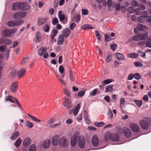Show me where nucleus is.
I'll use <instances>...</instances> for the list:
<instances>
[{
    "instance_id": "55",
    "label": "nucleus",
    "mask_w": 151,
    "mask_h": 151,
    "mask_svg": "<svg viewBox=\"0 0 151 151\" xmlns=\"http://www.w3.org/2000/svg\"><path fill=\"white\" fill-rule=\"evenodd\" d=\"M12 97L11 96H9L6 97V101H9L12 103H14V101L11 98Z\"/></svg>"
},
{
    "instance_id": "4",
    "label": "nucleus",
    "mask_w": 151,
    "mask_h": 151,
    "mask_svg": "<svg viewBox=\"0 0 151 151\" xmlns=\"http://www.w3.org/2000/svg\"><path fill=\"white\" fill-rule=\"evenodd\" d=\"M17 30L16 28H14L12 29H8L4 30L2 32V35L5 37H9L11 34L15 33Z\"/></svg>"
},
{
    "instance_id": "58",
    "label": "nucleus",
    "mask_w": 151,
    "mask_h": 151,
    "mask_svg": "<svg viewBox=\"0 0 151 151\" xmlns=\"http://www.w3.org/2000/svg\"><path fill=\"white\" fill-rule=\"evenodd\" d=\"M28 59V58L27 57L24 58L22 61L21 63V65H24L25 63L27 62Z\"/></svg>"
},
{
    "instance_id": "8",
    "label": "nucleus",
    "mask_w": 151,
    "mask_h": 151,
    "mask_svg": "<svg viewBox=\"0 0 151 151\" xmlns=\"http://www.w3.org/2000/svg\"><path fill=\"white\" fill-rule=\"evenodd\" d=\"M60 144H62L64 147H66L69 144V142L67 141L66 138L64 137H61L60 139Z\"/></svg>"
},
{
    "instance_id": "30",
    "label": "nucleus",
    "mask_w": 151,
    "mask_h": 151,
    "mask_svg": "<svg viewBox=\"0 0 151 151\" xmlns=\"http://www.w3.org/2000/svg\"><path fill=\"white\" fill-rule=\"evenodd\" d=\"M26 126L29 128H32L33 127V124L32 123L29 122L28 121L26 120L24 122Z\"/></svg>"
},
{
    "instance_id": "35",
    "label": "nucleus",
    "mask_w": 151,
    "mask_h": 151,
    "mask_svg": "<svg viewBox=\"0 0 151 151\" xmlns=\"http://www.w3.org/2000/svg\"><path fill=\"white\" fill-rule=\"evenodd\" d=\"M22 142V140L20 138H18L16 141L14 145L17 147H18L20 144H21Z\"/></svg>"
},
{
    "instance_id": "19",
    "label": "nucleus",
    "mask_w": 151,
    "mask_h": 151,
    "mask_svg": "<svg viewBox=\"0 0 151 151\" xmlns=\"http://www.w3.org/2000/svg\"><path fill=\"white\" fill-rule=\"evenodd\" d=\"M31 139L29 137H26L23 142V145L25 147L28 146L30 144Z\"/></svg>"
},
{
    "instance_id": "23",
    "label": "nucleus",
    "mask_w": 151,
    "mask_h": 151,
    "mask_svg": "<svg viewBox=\"0 0 151 151\" xmlns=\"http://www.w3.org/2000/svg\"><path fill=\"white\" fill-rule=\"evenodd\" d=\"M20 132L18 131H17L13 134L10 137V139L13 141L15 140L19 136Z\"/></svg>"
},
{
    "instance_id": "13",
    "label": "nucleus",
    "mask_w": 151,
    "mask_h": 151,
    "mask_svg": "<svg viewBox=\"0 0 151 151\" xmlns=\"http://www.w3.org/2000/svg\"><path fill=\"white\" fill-rule=\"evenodd\" d=\"M92 142L93 146H96L98 145L99 143V139L96 135H94L93 136Z\"/></svg>"
},
{
    "instance_id": "31",
    "label": "nucleus",
    "mask_w": 151,
    "mask_h": 151,
    "mask_svg": "<svg viewBox=\"0 0 151 151\" xmlns=\"http://www.w3.org/2000/svg\"><path fill=\"white\" fill-rule=\"evenodd\" d=\"M113 85H110L106 86L105 88V92H108L109 91L111 92L112 91Z\"/></svg>"
},
{
    "instance_id": "21",
    "label": "nucleus",
    "mask_w": 151,
    "mask_h": 151,
    "mask_svg": "<svg viewBox=\"0 0 151 151\" xmlns=\"http://www.w3.org/2000/svg\"><path fill=\"white\" fill-rule=\"evenodd\" d=\"M26 71V70L24 68H22L19 70L18 73L19 78L22 77L25 74Z\"/></svg>"
},
{
    "instance_id": "40",
    "label": "nucleus",
    "mask_w": 151,
    "mask_h": 151,
    "mask_svg": "<svg viewBox=\"0 0 151 151\" xmlns=\"http://www.w3.org/2000/svg\"><path fill=\"white\" fill-rule=\"evenodd\" d=\"M148 14L147 11H143L141 12L140 15L142 16L143 18H145Z\"/></svg>"
},
{
    "instance_id": "49",
    "label": "nucleus",
    "mask_w": 151,
    "mask_h": 151,
    "mask_svg": "<svg viewBox=\"0 0 151 151\" xmlns=\"http://www.w3.org/2000/svg\"><path fill=\"white\" fill-rule=\"evenodd\" d=\"M61 124L60 123H59L55 124L53 125H50L49 126V127L52 128H55L56 127H58L61 126Z\"/></svg>"
},
{
    "instance_id": "52",
    "label": "nucleus",
    "mask_w": 151,
    "mask_h": 151,
    "mask_svg": "<svg viewBox=\"0 0 151 151\" xmlns=\"http://www.w3.org/2000/svg\"><path fill=\"white\" fill-rule=\"evenodd\" d=\"M24 22V20L22 19H20L18 21H16V24H17V26L23 24Z\"/></svg>"
},
{
    "instance_id": "62",
    "label": "nucleus",
    "mask_w": 151,
    "mask_h": 151,
    "mask_svg": "<svg viewBox=\"0 0 151 151\" xmlns=\"http://www.w3.org/2000/svg\"><path fill=\"white\" fill-rule=\"evenodd\" d=\"M82 14L84 15H86L88 14V11L86 9H83L82 10Z\"/></svg>"
},
{
    "instance_id": "9",
    "label": "nucleus",
    "mask_w": 151,
    "mask_h": 151,
    "mask_svg": "<svg viewBox=\"0 0 151 151\" xmlns=\"http://www.w3.org/2000/svg\"><path fill=\"white\" fill-rule=\"evenodd\" d=\"M65 100L64 104V106L68 109L70 108L72 106L71 101L67 97H65Z\"/></svg>"
},
{
    "instance_id": "51",
    "label": "nucleus",
    "mask_w": 151,
    "mask_h": 151,
    "mask_svg": "<svg viewBox=\"0 0 151 151\" xmlns=\"http://www.w3.org/2000/svg\"><path fill=\"white\" fill-rule=\"evenodd\" d=\"M58 19L56 17H54L52 21V24L54 25L58 23Z\"/></svg>"
},
{
    "instance_id": "16",
    "label": "nucleus",
    "mask_w": 151,
    "mask_h": 151,
    "mask_svg": "<svg viewBox=\"0 0 151 151\" xmlns=\"http://www.w3.org/2000/svg\"><path fill=\"white\" fill-rule=\"evenodd\" d=\"M139 123L141 127L143 129H146L148 127L147 123L145 121L141 120H140Z\"/></svg>"
},
{
    "instance_id": "10",
    "label": "nucleus",
    "mask_w": 151,
    "mask_h": 151,
    "mask_svg": "<svg viewBox=\"0 0 151 151\" xmlns=\"http://www.w3.org/2000/svg\"><path fill=\"white\" fill-rule=\"evenodd\" d=\"M60 137L58 135L54 136L53 138L52 143L54 145L56 146L59 143H60Z\"/></svg>"
},
{
    "instance_id": "37",
    "label": "nucleus",
    "mask_w": 151,
    "mask_h": 151,
    "mask_svg": "<svg viewBox=\"0 0 151 151\" xmlns=\"http://www.w3.org/2000/svg\"><path fill=\"white\" fill-rule=\"evenodd\" d=\"M18 3L19 2H16L14 3L12 6V9L13 10H17L18 8Z\"/></svg>"
},
{
    "instance_id": "38",
    "label": "nucleus",
    "mask_w": 151,
    "mask_h": 151,
    "mask_svg": "<svg viewBox=\"0 0 151 151\" xmlns=\"http://www.w3.org/2000/svg\"><path fill=\"white\" fill-rule=\"evenodd\" d=\"M137 6L139 8L138 9L141 10H144L146 8L145 6L141 4H138Z\"/></svg>"
},
{
    "instance_id": "57",
    "label": "nucleus",
    "mask_w": 151,
    "mask_h": 151,
    "mask_svg": "<svg viewBox=\"0 0 151 151\" xmlns=\"http://www.w3.org/2000/svg\"><path fill=\"white\" fill-rule=\"evenodd\" d=\"M134 64L135 66L136 67H142V63L138 61H136L134 62Z\"/></svg>"
},
{
    "instance_id": "48",
    "label": "nucleus",
    "mask_w": 151,
    "mask_h": 151,
    "mask_svg": "<svg viewBox=\"0 0 151 151\" xmlns=\"http://www.w3.org/2000/svg\"><path fill=\"white\" fill-rule=\"evenodd\" d=\"M65 94L67 96L70 97L71 95L69 91L67 89L65 88L64 90Z\"/></svg>"
},
{
    "instance_id": "43",
    "label": "nucleus",
    "mask_w": 151,
    "mask_h": 151,
    "mask_svg": "<svg viewBox=\"0 0 151 151\" xmlns=\"http://www.w3.org/2000/svg\"><path fill=\"white\" fill-rule=\"evenodd\" d=\"M12 41L9 39H7L4 40L3 43L6 45H9L12 43Z\"/></svg>"
},
{
    "instance_id": "2",
    "label": "nucleus",
    "mask_w": 151,
    "mask_h": 151,
    "mask_svg": "<svg viewBox=\"0 0 151 151\" xmlns=\"http://www.w3.org/2000/svg\"><path fill=\"white\" fill-rule=\"evenodd\" d=\"M27 15V12H25L20 11L15 13L13 16L15 19H18L24 17Z\"/></svg>"
},
{
    "instance_id": "34",
    "label": "nucleus",
    "mask_w": 151,
    "mask_h": 151,
    "mask_svg": "<svg viewBox=\"0 0 151 151\" xmlns=\"http://www.w3.org/2000/svg\"><path fill=\"white\" fill-rule=\"evenodd\" d=\"M17 75V71L15 70H13L10 73V76L12 77H15Z\"/></svg>"
},
{
    "instance_id": "42",
    "label": "nucleus",
    "mask_w": 151,
    "mask_h": 151,
    "mask_svg": "<svg viewBox=\"0 0 151 151\" xmlns=\"http://www.w3.org/2000/svg\"><path fill=\"white\" fill-rule=\"evenodd\" d=\"M125 100L124 98H122L120 101V107L121 108L123 107L125 103Z\"/></svg>"
},
{
    "instance_id": "61",
    "label": "nucleus",
    "mask_w": 151,
    "mask_h": 151,
    "mask_svg": "<svg viewBox=\"0 0 151 151\" xmlns=\"http://www.w3.org/2000/svg\"><path fill=\"white\" fill-rule=\"evenodd\" d=\"M59 71L61 73H63L64 71V68L62 66H60L59 68Z\"/></svg>"
},
{
    "instance_id": "45",
    "label": "nucleus",
    "mask_w": 151,
    "mask_h": 151,
    "mask_svg": "<svg viewBox=\"0 0 151 151\" xmlns=\"http://www.w3.org/2000/svg\"><path fill=\"white\" fill-rule=\"evenodd\" d=\"M36 147L34 145H32L29 149V151H36Z\"/></svg>"
},
{
    "instance_id": "27",
    "label": "nucleus",
    "mask_w": 151,
    "mask_h": 151,
    "mask_svg": "<svg viewBox=\"0 0 151 151\" xmlns=\"http://www.w3.org/2000/svg\"><path fill=\"white\" fill-rule=\"evenodd\" d=\"M81 107V105L79 104H78L76 108L75 109V110L73 111V114L75 116H76L78 114V112L79 110Z\"/></svg>"
},
{
    "instance_id": "44",
    "label": "nucleus",
    "mask_w": 151,
    "mask_h": 151,
    "mask_svg": "<svg viewBox=\"0 0 151 151\" xmlns=\"http://www.w3.org/2000/svg\"><path fill=\"white\" fill-rule=\"evenodd\" d=\"M94 124L96 126L99 127H101L103 126L104 124V123L103 122H95L94 123Z\"/></svg>"
},
{
    "instance_id": "46",
    "label": "nucleus",
    "mask_w": 151,
    "mask_h": 151,
    "mask_svg": "<svg viewBox=\"0 0 151 151\" xmlns=\"http://www.w3.org/2000/svg\"><path fill=\"white\" fill-rule=\"evenodd\" d=\"M147 45V47H151V38H148L147 39L146 41Z\"/></svg>"
},
{
    "instance_id": "56",
    "label": "nucleus",
    "mask_w": 151,
    "mask_h": 151,
    "mask_svg": "<svg viewBox=\"0 0 151 151\" xmlns=\"http://www.w3.org/2000/svg\"><path fill=\"white\" fill-rule=\"evenodd\" d=\"M6 46L5 45H3L0 47V52H4L5 51Z\"/></svg>"
},
{
    "instance_id": "33",
    "label": "nucleus",
    "mask_w": 151,
    "mask_h": 151,
    "mask_svg": "<svg viewBox=\"0 0 151 151\" xmlns=\"http://www.w3.org/2000/svg\"><path fill=\"white\" fill-rule=\"evenodd\" d=\"M41 35L40 32H37L35 40L37 41H40L41 39Z\"/></svg>"
},
{
    "instance_id": "26",
    "label": "nucleus",
    "mask_w": 151,
    "mask_h": 151,
    "mask_svg": "<svg viewBox=\"0 0 151 151\" xmlns=\"http://www.w3.org/2000/svg\"><path fill=\"white\" fill-rule=\"evenodd\" d=\"M137 28L139 30L143 31L144 29H147V27L142 24H139L137 25Z\"/></svg>"
},
{
    "instance_id": "5",
    "label": "nucleus",
    "mask_w": 151,
    "mask_h": 151,
    "mask_svg": "<svg viewBox=\"0 0 151 151\" xmlns=\"http://www.w3.org/2000/svg\"><path fill=\"white\" fill-rule=\"evenodd\" d=\"M18 8L20 10H26L29 9V6L25 2H19Z\"/></svg>"
},
{
    "instance_id": "32",
    "label": "nucleus",
    "mask_w": 151,
    "mask_h": 151,
    "mask_svg": "<svg viewBox=\"0 0 151 151\" xmlns=\"http://www.w3.org/2000/svg\"><path fill=\"white\" fill-rule=\"evenodd\" d=\"M58 33V31L56 29H53L52 31V33L51 35V40H53L55 36Z\"/></svg>"
},
{
    "instance_id": "36",
    "label": "nucleus",
    "mask_w": 151,
    "mask_h": 151,
    "mask_svg": "<svg viewBox=\"0 0 151 151\" xmlns=\"http://www.w3.org/2000/svg\"><path fill=\"white\" fill-rule=\"evenodd\" d=\"M43 29L45 32H48L50 29V27L48 25L45 24L43 27Z\"/></svg>"
},
{
    "instance_id": "17",
    "label": "nucleus",
    "mask_w": 151,
    "mask_h": 151,
    "mask_svg": "<svg viewBox=\"0 0 151 151\" xmlns=\"http://www.w3.org/2000/svg\"><path fill=\"white\" fill-rule=\"evenodd\" d=\"M18 84L16 82L13 83L10 87V91L11 92H14L17 89Z\"/></svg>"
},
{
    "instance_id": "47",
    "label": "nucleus",
    "mask_w": 151,
    "mask_h": 151,
    "mask_svg": "<svg viewBox=\"0 0 151 151\" xmlns=\"http://www.w3.org/2000/svg\"><path fill=\"white\" fill-rule=\"evenodd\" d=\"M134 102L139 107H141L142 104V101H141L136 100L134 101Z\"/></svg>"
},
{
    "instance_id": "14",
    "label": "nucleus",
    "mask_w": 151,
    "mask_h": 151,
    "mask_svg": "<svg viewBox=\"0 0 151 151\" xmlns=\"http://www.w3.org/2000/svg\"><path fill=\"white\" fill-rule=\"evenodd\" d=\"M109 138L111 140L114 141H118L119 139L118 135L116 134H111L109 137Z\"/></svg>"
},
{
    "instance_id": "41",
    "label": "nucleus",
    "mask_w": 151,
    "mask_h": 151,
    "mask_svg": "<svg viewBox=\"0 0 151 151\" xmlns=\"http://www.w3.org/2000/svg\"><path fill=\"white\" fill-rule=\"evenodd\" d=\"M70 73H69V77L70 78L71 81H74L75 79V76L73 75V74L71 72V70L70 71Z\"/></svg>"
},
{
    "instance_id": "59",
    "label": "nucleus",
    "mask_w": 151,
    "mask_h": 151,
    "mask_svg": "<svg viewBox=\"0 0 151 151\" xmlns=\"http://www.w3.org/2000/svg\"><path fill=\"white\" fill-rule=\"evenodd\" d=\"M140 10L138 8L134 10V12L136 15H140L141 12H140Z\"/></svg>"
},
{
    "instance_id": "60",
    "label": "nucleus",
    "mask_w": 151,
    "mask_h": 151,
    "mask_svg": "<svg viewBox=\"0 0 151 151\" xmlns=\"http://www.w3.org/2000/svg\"><path fill=\"white\" fill-rule=\"evenodd\" d=\"M85 93V91H80L77 94L78 96L79 97H81L83 96Z\"/></svg>"
},
{
    "instance_id": "15",
    "label": "nucleus",
    "mask_w": 151,
    "mask_h": 151,
    "mask_svg": "<svg viewBox=\"0 0 151 151\" xmlns=\"http://www.w3.org/2000/svg\"><path fill=\"white\" fill-rule=\"evenodd\" d=\"M123 132L126 137H129L131 136V132L129 128L126 127H124L123 129Z\"/></svg>"
},
{
    "instance_id": "63",
    "label": "nucleus",
    "mask_w": 151,
    "mask_h": 151,
    "mask_svg": "<svg viewBox=\"0 0 151 151\" xmlns=\"http://www.w3.org/2000/svg\"><path fill=\"white\" fill-rule=\"evenodd\" d=\"M76 26V24L74 23H72L70 26V29L71 30H73Z\"/></svg>"
},
{
    "instance_id": "1",
    "label": "nucleus",
    "mask_w": 151,
    "mask_h": 151,
    "mask_svg": "<svg viewBox=\"0 0 151 151\" xmlns=\"http://www.w3.org/2000/svg\"><path fill=\"white\" fill-rule=\"evenodd\" d=\"M148 33L147 32L145 31L143 33L136 35L133 36L132 39L135 41H139L145 40L147 37Z\"/></svg>"
},
{
    "instance_id": "29",
    "label": "nucleus",
    "mask_w": 151,
    "mask_h": 151,
    "mask_svg": "<svg viewBox=\"0 0 151 151\" xmlns=\"http://www.w3.org/2000/svg\"><path fill=\"white\" fill-rule=\"evenodd\" d=\"M138 56V55L137 53H129L128 55V56L129 57L132 58H137Z\"/></svg>"
},
{
    "instance_id": "18",
    "label": "nucleus",
    "mask_w": 151,
    "mask_h": 151,
    "mask_svg": "<svg viewBox=\"0 0 151 151\" xmlns=\"http://www.w3.org/2000/svg\"><path fill=\"white\" fill-rule=\"evenodd\" d=\"M64 37L62 35L60 34L59 35L57 41V43L58 45H60L63 43L64 41Z\"/></svg>"
},
{
    "instance_id": "22",
    "label": "nucleus",
    "mask_w": 151,
    "mask_h": 151,
    "mask_svg": "<svg viewBox=\"0 0 151 151\" xmlns=\"http://www.w3.org/2000/svg\"><path fill=\"white\" fill-rule=\"evenodd\" d=\"M50 141L49 139H47L44 141L42 144L43 147L45 148H47L50 145Z\"/></svg>"
},
{
    "instance_id": "28",
    "label": "nucleus",
    "mask_w": 151,
    "mask_h": 151,
    "mask_svg": "<svg viewBox=\"0 0 151 151\" xmlns=\"http://www.w3.org/2000/svg\"><path fill=\"white\" fill-rule=\"evenodd\" d=\"M117 59L120 60H123L124 59V55L120 53H117L116 54Z\"/></svg>"
},
{
    "instance_id": "7",
    "label": "nucleus",
    "mask_w": 151,
    "mask_h": 151,
    "mask_svg": "<svg viewBox=\"0 0 151 151\" xmlns=\"http://www.w3.org/2000/svg\"><path fill=\"white\" fill-rule=\"evenodd\" d=\"M85 144L84 138L83 135H80L78 139V144L80 147H83Z\"/></svg>"
},
{
    "instance_id": "50",
    "label": "nucleus",
    "mask_w": 151,
    "mask_h": 151,
    "mask_svg": "<svg viewBox=\"0 0 151 151\" xmlns=\"http://www.w3.org/2000/svg\"><path fill=\"white\" fill-rule=\"evenodd\" d=\"M131 4L132 6L134 7L137 6L138 4L137 1L135 0H132V1Z\"/></svg>"
},
{
    "instance_id": "39",
    "label": "nucleus",
    "mask_w": 151,
    "mask_h": 151,
    "mask_svg": "<svg viewBox=\"0 0 151 151\" xmlns=\"http://www.w3.org/2000/svg\"><path fill=\"white\" fill-rule=\"evenodd\" d=\"M105 40L106 42H108L111 40V37L109 35L105 34L104 35Z\"/></svg>"
},
{
    "instance_id": "6",
    "label": "nucleus",
    "mask_w": 151,
    "mask_h": 151,
    "mask_svg": "<svg viewBox=\"0 0 151 151\" xmlns=\"http://www.w3.org/2000/svg\"><path fill=\"white\" fill-rule=\"evenodd\" d=\"M79 135V133L78 132H76L71 137V145L73 147L75 146L77 142V138Z\"/></svg>"
},
{
    "instance_id": "3",
    "label": "nucleus",
    "mask_w": 151,
    "mask_h": 151,
    "mask_svg": "<svg viewBox=\"0 0 151 151\" xmlns=\"http://www.w3.org/2000/svg\"><path fill=\"white\" fill-rule=\"evenodd\" d=\"M47 50V48L45 47H41L38 51V54L40 56H42L44 54L43 57L44 58H47L48 56L47 52L46 51Z\"/></svg>"
},
{
    "instance_id": "54",
    "label": "nucleus",
    "mask_w": 151,
    "mask_h": 151,
    "mask_svg": "<svg viewBox=\"0 0 151 151\" xmlns=\"http://www.w3.org/2000/svg\"><path fill=\"white\" fill-rule=\"evenodd\" d=\"M134 78L137 79H139L140 78L141 76L139 73H135L134 75Z\"/></svg>"
},
{
    "instance_id": "11",
    "label": "nucleus",
    "mask_w": 151,
    "mask_h": 151,
    "mask_svg": "<svg viewBox=\"0 0 151 151\" xmlns=\"http://www.w3.org/2000/svg\"><path fill=\"white\" fill-rule=\"evenodd\" d=\"M130 128L134 132H137L139 130V126L136 124L131 123L129 124Z\"/></svg>"
},
{
    "instance_id": "25",
    "label": "nucleus",
    "mask_w": 151,
    "mask_h": 151,
    "mask_svg": "<svg viewBox=\"0 0 151 151\" xmlns=\"http://www.w3.org/2000/svg\"><path fill=\"white\" fill-rule=\"evenodd\" d=\"M16 21H10L7 22V25L9 27H16L17 26L16 24Z\"/></svg>"
},
{
    "instance_id": "20",
    "label": "nucleus",
    "mask_w": 151,
    "mask_h": 151,
    "mask_svg": "<svg viewBox=\"0 0 151 151\" xmlns=\"http://www.w3.org/2000/svg\"><path fill=\"white\" fill-rule=\"evenodd\" d=\"M47 20L46 18H39L37 21L38 25L40 26L44 24L47 21Z\"/></svg>"
},
{
    "instance_id": "64",
    "label": "nucleus",
    "mask_w": 151,
    "mask_h": 151,
    "mask_svg": "<svg viewBox=\"0 0 151 151\" xmlns=\"http://www.w3.org/2000/svg\"><path fill=\"white\" fill-rule=\"evenodd\" d=\"M31 118L34 121L36 122H40L41 121V120H40L39 119L33 116H31Z\"/></svg>"
},
{
    "instance_id": "53",
    "label": "nucleus",
    "mask_w": 151,
    "mask_h": 151,
    "mask_svg": "<svg viewBox=\"0 0 151 151\" xmlns=\"http://www.w3.org/2000/svg\"><path fill=\"white\" fill-rule=\"evenodd\" d=\"M54 121V118H52L50 119L47 122V124L50 125L53 124Z\"/></svg>"
},
{
    "instance_id": "24",
    "label": "nucleus",
    "mask_w": 151,
    "mask_h": 151,
    "mask_svg": "<svg viewBox=\"0 0 151 151\" xmlns=\"http://www.w3.org/2000/svg\"><path fill=\"white\" fill-rule=\"evenodd\" d=\"M58 16L60 21L62 22L65 19V15L62 14V11L61 10H59L58 12Z\"/></svg>"
},
{
    "instance_id": "12",
    "label": "nucleus",
    "mask_w": 151,
    "mask_h": 151,
    "mask_svg": "<svg viewBox=\"0 0 151 151\" xmlns=\"http://www.w3.org/2000/svg\"><path fill=\"white\" fill-rule=\"evenodd\" d=\"M70 32V29L68 28H67L63 30L62 35L64 38H67L69 36Z\"/></svg>"
}]
</instances>
